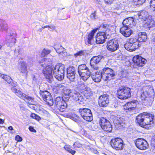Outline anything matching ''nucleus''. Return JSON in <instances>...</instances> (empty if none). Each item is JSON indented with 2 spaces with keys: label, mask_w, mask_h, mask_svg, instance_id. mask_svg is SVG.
<instances>
[{
  "label": "nucleus",
  "mask_w": 155,
  "mask_h": 155,
  "mask_svg": "<svg viewBox=\"0 0 155 155\" xmlns=\"http://www.w3.org/2000/svg\"><path fill=\"white\" fill-rule=\"evenodd\" d=\"M113 70L108 68L103 69L101 73H96L91 75L93 80L95 82H100L101 78L104 81L110 80L114 76Z\"/></svg>",
  "instance_id": "1"
},
{
  "label": "nucleus",
  "mask_w": 155,
  "mask_h": 155,
  "mask_svg": "<svg viewBox=\"0 0 155 155\" xmlns=\"http://www.w3.org/2000/svg\"><path fill=\"white\" fill-rule=\"evenodd\" d=\"M154 116L152 114L146 112L141 113L136 117L137 123L141 127L147 129H149L150 125L153 123Z\"/></svg>",
  "instance_id": "2"
},
{
  "label": "nucleus",
  "mask_w": 155,
  "mask_h": 155,
  "mask_svg": "<svg viewBox=\"0 0 155 155\" xmlns=\"http://www.w3.org/2000/svg\"><path fill=\"white\" fill-rule=\"evenodd\" d=\"M99 28L102 31H100L97 33L96 37V42L97 44H100L104 43L105 40L107 38V35H109L111 33V30L112 27L107 24H101Z\"/></svg>",
  "instance_id": "3"
},
{
  "label": "nucleus",
  "mask_w": 155,
  "mask_h": 155,
  "mask_svg": "<svg viewBox=\"0 0 155 155\" xmlns=\"http://www.w3.org/2000/svg\"><path fill=\"white\" fill-rule=\"evenodd\" d=\"M153 93V90L152 87H144L141 94L142 100L145 101L144 102L145 103L147 102V105L151 104L153 100L151 95Z\"/></svg>",
  "instance_id": "4"
},
{
  "label": "nucleus",
  "mask_w": 155,
  "mask_h": 155,
  "mask_svg": "<svg viewBox=\"0 0 155 155\" xmlns=\"http://www.w3.org/2000/svg\"><path fill=\"white\" fill-rule=\"evenodd\" d=\"M53 72L54 77L58 81L63 79L65 71V66L61 63H58L53 67Z\"/></svg>",
  "instance_id": "5"
},
{
  "label": "nucleus",
  "mask_w": 155,
  "mask_h": 155,
  "mask_svg": "<svg viewBox=\"0 0 155 155\" xmlns=\"http://www.w3.org/2000/svg\"><path fill=\"white\" fill-rule=\"evenodd\" d=\"M78 71L80 76L84 81H86L88 78L91 74L89 69L85 64L79 65Z\"/></svg>",
  "instance_id": "6"
},
{
  "label": "nucleus",
  "mask_w": 155,
  "mask_h": 155,
  "mask_svg": "<svg viewBox=\"0 0 155 155\" xmlns=\"http://www.w3.org/2000/svg\"><path fill=\"white\" fill-rule=\"evenodd\" d=\"M117 97L121 99H126L131 96V91L130 88L126 87H121L117 91Z\"/></svg>",
  "instance_id": "7"
},
{
  "label": "nucleus",
  "mask_w": 155,
  "mask_h": 155,
  "mask_svg": "<svg viewBox=\"0 0 155 155\" xmlns=\"http://www.w3.org/2000/svg\"><path fill=\"white\" fill-rule=\"evenodd\" d=\"M79 113L84 120L88 121H91L93 120L92 114L90 109L80 108L79 110Z\"/></svg>",
  "instance_id": "8"
},
{
  "label": "nucleus",
  "mask_w": 155,
  "mask_h": 155,
  "mask_svg": "<svg viewBox=\"0 0 155 155\" xmlns=\"http://www.w3.org/2000/svg\"><path fill=\"white\" fill-rule=\"evenodd\" d=\"M53 68L49 66H47L43 70V73L44 74L47 80L49 83H51L53 79L52 74Z\"/></svg>",
  "instance_id": "9"
},
{
  "label": "nucleus",
  "mask_w": 155,
  "mask_h": 155,
  "mask_svg": "<svg viewBox=\"0 0 155 155\" xmlns=\"http://www.w3.org/2000/svg\"><path fill=\"white\" fill-rule=\"evenodd\" d=\"M99 124L101 128L104 131L110 132L112 129L110 122L104 117L101 118Z\"/></svg>",
  "instance_id": "10"
},
{
  "label": "nucleus",
  "mask_w": 155,
  "mask_h": 155,
  "mask_svg": "<svg viewBox=\"0 0 155 155\" xmlns=\"http://www.w3.org/2000/svg\"><path fill=\"white\" fill-rule=\"evenodd\" d=\"M111 146L116 150H121L124 147L123 141L120 138L117 137L113 139L110 143Z\"/></svg>",
  "instance_id": "11"
},
{
  "label": "nucleus",
  "mask_w": 155,
  "mask_h": 155,
  "mask_svg": "<svg viewBox=\"0 0 155 155\" xmlns=\"http://www.w3.org/2000/svg\"><path fill=\"white\" fill-rule=\"evenodd\" d=\"M40 94L43 100L50 106L53 105V102L50 93L47 91L41 92Z\"/></svg>",
  "instance_id": "12"
},
{
  "label": "nucleus",
  "mask_w": 155,
  "mask_h": 155,
  "mask_svg": "<svg viewBox=\"0 0 155 155\" xmlns=\"http://www.w3.org/2000/svg\"><path fill=\"white\" fill-rule=\"evenodd\" d=\"M135 144L137 147L141 150H145L148 148V145L147 142L142 139H138L137 140Z\"/></svg>",
  "instance_id": "13"
},
{
  "label": "nucleus",
  "mask_w": 155,
  "mask_h": 155,
  "mask_svg": "<svg viewBox=\"0 0 155 155\" xmlns=\"http://www.w3.org/2000/svg\"><path fill=\"white\" fill-rule=\"evenodd\" d=\"M118 42L114 40H112L109 41L107 43V48L109 50L111 51H114L118 48Z\"/></svg>",
  "instance_id": "14"
},
{
  "label": "nucleus",
  "mask_w": 155,
  "mask_h": 155,
  "mask_svg": "<svg viewBox=\"0 0 155 155\" xmlns=\"http://www.w3.org/2000/svg\"><path fill=\"white\" fill-rule=\"evenodd\" d=\"M109 96L106 95L104 94L101 96L99 98L98 103L101 107H106L109 103Z\"/></svg>",
  "instance_id": "15"
},
{
  "label": "nucleus",
  "mask_w": 155,
  "mask_h": 155,
  "mask_svg": "<svg viewBox=\"0 0 155 155\" xmlns=\"http://www.w3.org/2000/svg\"><path fill=\"white\" fill-rule=\"evenodd\" d=\"M102 58V57L100 55L93 57L90 60V65L94 69L97 70L98 68L97 64L100 62Z\"/></svg>",
  "instance_id": "16"
},
{
  "label": "nucleus",
  "mask_w": 155,
  "mask_h": 155,
  "mask_svg": "<svg viewBox=\"0 0 155 155\" xmlns=\"http://www.w3.org/2000/svg\"><path fill=\"white\" fill-rule=\"evenodd\" d=\"M134 62L139 66H142L147 62V60L141 56L137 55L135 56L133 59Z\"/></svg>",
  "instance_id": "17"
},
{
  "label": "nucleus",
  "mask_w": 155,
  "mask_h": 155,
  "mask_svg": "<svg viewBox=\"0 0 155 155\" xmlns=\"http://www.w3.org/2000/svg\"><path fill=\"white\" fill-rule=\"evenodd\" d=\"M76 72L74 68L71 67L67 69V77L71 81H74L75 78Z\"/></svg>",
  "instance_id": "18"
},
{
  "label": "nucleus",
  "mask_w": 155,
  "mask_h": 155,
  "mask_svg": "<svg viewBox=\"0 0 155 155\" xmlns=\"http://www.w3.org/2000/svg\"><path fill=\"white\" fill-rule=\"evenodd\" d=\"M71 98L76 101L80 103L84 100L82 96L77 91H74L70 94Z\"/></svg>",
  "instance_id": "19"
},
{
  "label": "nucleus",
  "mask_w": 155,
  "mask_h": 155,
  "mask_svg": "<svg viewBox=\"0 0 155 155\" xmlns=\"http://www.w3.org/2000/svg\"><path fill=\"white\" fill-rule=\"evenodd\" d=\"M123 26L128 28H132L135 25L134 19L133 17H129L125 19L122 23Z\"/></svg>",
  "instance_id": "20"
},
{
  "label": "nucleus",
  "mask_w": 155,
  "mask_h": 155,
  "mask_svg": "<svg viewBox=\"0 0 155 155\" xmlns=\"http://www.w3.org/2000/svg\"><path fill=\"white\" fill-rule=\"evenodd\" d=\"M120 31L121 34L125 37L130 36L132 33V30L128 27L123 26L120 28Z\"/></svg>",
  "instance_id": "21"
},
{
  "label": "nucleus",
  "mask_w": 155,
  "mask_h": 155,
  "mask_svg": "<svg viewBox=\"0 0 155 155\" xmlns=\"http://www.w3.org/2000/svg\"><path fill=\"white\" fill-rule=\"evenodd\" d=\"M97 29H95L92 30L88 35L87 41L86 42V44L88 45L93 44L94 42V35L97 31Z\"/></svg>",
  "instance_id": "22"
},
{
  "label": "nucleus",
  "mask_w": 155,
  "mask_h": 155,
  "mask_svg": "<svg viewBox=\"0 0 155 155\" xmlns=\"http://www.w3.org/2000/svg\"><path fill=\"white\" fill-rule=\"evenodd\" d=\"M136 107V104L135 102H128L124 106V108L127 110V111H131L134 110Z\"/></svg>",
  "instance_id": "23"
},
{
  "label": "nucleus",
  "mask_w": 155,
  "mask_h": 155,
  "mask_svg": "<svg viewBox=\"0 0 155 155\" xmlns=\"http://www.w3.org/2000/svg\"><path fill=\"white\" fill-rule=\"evenodd\" d=\"M144 20L145 23L143 26L145 28L150 29L155 26V21L152 19L146 18Z\"/></svg>",
  "instance_id": "24"
},
{
  "label": "nucleus",
  "mask_w": 155,
  "mask_h": 155,
  "mask_svg": "<svg viewBox=\"0 0 155 155\" xmlns=\"http://www.w3.org/2000/svg\"><path fill=\"white\" fill-rule=\"evenodd\" d=\"M18 68L21 73H22L24 75L27 77L28 71L27 69V65L24 62H21Z\"/></svg>",
  "instance_id": "25"
},
{
  "label": "nucleus",
  "mask_w": 155,
  "mask_h": 155,
  "mask_svg": "<svg viewBox=\"0 0 155 155\" xmlns=\"http://www.w3.org/2000/svg\"><path fill=\"white\" fill-rule=\"evenodd\" d=\"M16 42V39L12 35L7 36L6 38V44L10 47L14 46Z\"/></svg>",
  "instance_id": "26"
},
{
  "label": "nucleus",
  "mask_w": 155,
  "mask_h": 155,
  "mask_svg": "<svg viewBox=\"0 0 155 155\" xmlns=\"http://www.w3.org/2000/svg\"><path fill=\"white\" fill-rule=\"evenodd\" d=\"M54 91L56 93H62L64 86L61 84H56L54 85Z\"/></svg>",
  "instance_id": "27"
},
{
  "label": "nucleus",
  "mask_w": 155,
  "mask_h": 155,
  "mask_svg": "<svg viewBox=\"0 0 155 155\" xmlns=\"http://www.w3.org/2000/svg\"><path fill=\"white\" fill-rule=\"evenodd\" d=\"M122 119V118L117 117L114 120V122L116 128H118L123 126L124 123Z\"/></svg>",
  "instance_id": "28"
},
{
  "label": "nucleus",
  "mask_w": 155,
  "mask_h": 155,
  "mask_svg": "<svg viewBox=\"0 0 155 155\" xmlns=\"http://www.w3.org/2000/svg\"><path fill=\"white\" fill-rule=\"evenodd\" d=\"M81 90L84 93V94L90 95L91 94V89L84 84H83L80 87Z\"/></svg>",
  "instance_id": "29"
},
{
  "label": "nucleus",
  "mask_w": 155,
  "mask_h": 155,
  "mask_svg": "<svg viewBox=\"0 0 155 155\" xmlns=\"http://www.w3.org/2000/svg\"><path fill=\"white\" fill-rule=\"evenodd\" d=\"M124 46L126 50L130 51H133L137 48L127 41L124 45Z\"/></svg>",
  "instance_id": "30"
},
{
  "label": "nucleus",
  "mask_w": 155,
  "mask_h": 155,
  "mask_svg": "<svg viewBox=\"0 0 155 155\" xmlns=\"http://www.w3.org/2000/svg\"><path fill=\"white\" fill-rule=\"evenodd\" d=\"M51 61V59L49 58H45L40 61L39 63L41 66L45 67L46 66H48V64H50Z\"/></svg>",
  "instance_id": "31"
},
{
  "label": "nucleus",
  "mask_w": 155,
  "mask_h": 155,
  "mask_svg": "<svg viewBox=\"0 0 155 155\" xmlns=\"http://www.w3.org/2000/svg\"><path fill=\"white\" fill-rule=\"evenodd\" d=\"M147 40V34L145 32H140L138 34V41L145 42Z\"/></svg>",
  "instance_id": "32"
},
{
  "label": "nucleus",
  "mask_w": 155,
  "mask_h": 155,
  "mask_svg": "<svg viewBox=\"0 0 155 155\" xmlns=\"http://www.w3.org/2000/svg\"><path fill=\"white\" fill-rule=\"evenodd\" d=\"M11 90L13 92L15 93V94L16 96L21 99H23V97L25 94H24L22 92L16 89L14 87H12Z\"/></svg>",
  "instance_id": "33"
},
{
  "label": "nucleus",
  "mask_w": 155,
  "mask_h": 155,
  "mask_svg": "<svg viewBox=\"0 0 155 155\" xmlns=\"http://www.w3.org/2000/svg\"><path fill=\"white\" fill-rule=\"evenodd\" d=\"M130 43L132 44L135 46V47L138 48L140 46V45L139 44L138 40L135 38H130L128 41H127Z\"/></svg>",
  "instance_id": "34"
},
{
  "label": "nucleus",
  "mask_w": 155,
  "mask_h": 155,
  "mask_svg": "<svg viewBox=\"0 0 155 155\" xmlns=\"http://www.w3.org/2000/svg\"><path fill=\"white\" fill-rule=\"evenodd\" d=\"M56 52L59 54L64 56L66 55V52L65 49L61 46H60L59 48L56 49L54 48Z\"/></svg>",
  "instance_id": "35"
},
{
  "label": "nucleus",
  "mask_w": 155,
  "mask_h": 155,
  "mask_svg": "<svg viewBox=\"0 0 155 155\" xmlns=\"http://www.w3.org/2000/svg\"><path fill=\"white\" fill-rule=\"evenodd\" d=\"M8 27L7 25L2 19H0V29L2 31L6 30Z\"/></svg>",
  "instance_id": "36"
},
{
  "label": "nucleus",
  "mask_w": 155,
  "mask_h": 155,
  "mask_svg": "<svg viewBox=\"0 0 155 155\" xmlns=\"http://www.w3.org/2000/svg\"><path fill=\"white\" fill-rule=\"evenodd\" d=\"M0 77H1L7 81L8 83H10L12 81V80L11 78L7 75L2 74L0 73Z\"/></svg>",
  "instance_id": "37"
},
{
  "label": "nucleus",
  "mask_w": 155,
  "mask_h": 155,
  "mask_svg": "<svg viewBox=\"0 0 155 155\" xmlns=\"http://www.w3.org/2000/svg\"><path fill=\"white\" fill-rule=\"evenodd\" d=\"M59 106L60 107H58L57 108L61 111L63 112L64 111V109L66 108L67 105L65 101H62V102L60 104Z\"/></svg>",
  "instance_id": "38"
},
{
  "label": "nucleus",
  "mask_w": 155,
  "mask_h": 155,
  "mask_svg": "<svg viewBox=\"0 0 155 155\" xmlns=\"http://www.w3.org/2000/svg\"><path fill=\"white\" fill-rule=\"evenodd\" d=\"M51 52V50L47 48L43 49L41 52V57H43L46 56Z\"/></svg>",
  "instance_id": "39"
},
{
  "label": "nucleus",
  "mask_w": 155,
  "mask_h": 155,
  "mask_svg": "<svg viewBox=\"0 0 155 155\" xmlns=\"http://www.w3.org/2000/svg\"><path fill=\"white\" fill-rule=\"evenodd\" d=\"M146 0H133V2L135 5H140L144 3Z\"/></svg>",
  "instance_id": "40"
},
{
  "label": "nucleus",
  "mask_w": 155,
  "mask_h": 155,
  "mask_svg": "<svg viewBox=\"0 0 155 155\" xmlns=\"http://www.w3.org/2000/svg\"><path fill=\"white\" fill-rule=\"evenodd\" d=\"M23 97V98L22 99L27 102L32 101L33 99L32 97H29L25 94Z\"/></svg>",
  "instance_id": "41"
},
{
  "label": "nucleus",
  "mask_w": 155,
  "mask_h": 155,
  "mask_svg": "<svg viewBox=\"0 0 155 155\" xmlns=\"http://www.w3.org/2000/svg\"><path fill=\"white\" fill-rule=\"evenodd\" d=\"M84 54L85 53L84 51L81 50L78 51L76 53L74 54V56L76 58L78 57L84 55Z\"/></svg>",
  "instance_id": "42"
},
{
  "label": "nucleus",
  "mask_w": 155,
  "mask_h": 155,
  "mask_svg": "<svg viewBox=\"0 0 155 155\" xmlns=\"http://www.w3.org/2000/svg\"><path fill=\"white\" fill-rule=\"evenodd\" d=\"M30 116L32 118L35 119L38 121L40 120L41 119V117L38 115L33 113H32L31 114Z\"/></svg>",
  "instance_id": "43"
},
{
  "label": "nucleus",
  "mask_w": 155,
  "mask_h": 155,
  "mask_svg": "<svg viewBox=\"0 0 155 155\" xmlns=\"http://www.w3.org/2000/svg\"><path fill=\"white\" fill-rule=\"evenodd\" d=\"M62 93L66 95H69L71 93V90L68 89L64 86V89Z\"/></svg>",
  "instance_id": "44"
},
{
  "label": "nucleus",
  "mask_w": 155,
  "mask_h": 155,
  "mask_svg": "<svg viewBox=\"0 0 155 155\" xmlns=\"http://www.w3.org/2000/svg\"><path fill=\"white\" fill-rule=\"evenodd\" d=\"M150 7L153 11H155V0H151L150 2Z\"/></svg>",
  "instance_id": "45"
},
{
  "label": "nucleus",
  "mask_w": 155,
  "mask_h": 155,
  "mask_svg": "<svg viewBox=\"0 0 155 155\" xmlns=\"http://www.w3.org/2000/svg\"><path fill=\"white\" fill-rule=\"evenodd\" d=\"M74 147L75 148H79L82 146V144L78 142H76L73 144Z\"/></svg>",
  "instance_id": "46"
},
{
  "label": "nucleus",
  "mask_w": 155,
  "mask_h": 155,
  "mask_svg": "<svg viewBox=\"0 0 155 155\" xmlns=\"http://www.w3.org/2000/svg\"><path fill=\"white\" fill-rule=\"evenodd\" d=\"M95 11L94 13H92L90 15V18L92 19H96L98 17L96 16L95 14Z\"/></svg>",
  "instance_id": "47"
},
{
  "label": "nucleus",
  "mask_w": 155,
  "mask_h": 155,
  "mask_svg": "<svg viewBox=\"0 0 155 155\" xmlns=\"http://www.w3.org/2000/svg\"><path fill=\"white\" fill-rule=\"evenodd\" d=\"M63 98L62 97H57L55 100V103L56 104V103H58L59 102H60L61 101H63Z\"/></svg>",
  "instance_id": "48"
},
{
  "label": "nucleus",
  "mask_w": 155,
  "mask_h": 155,
  "mask_svg": "<svg viewBox=\"0 0 155 155\" xmlns=\"http://www.w3.org/2000/svg\"><path fill=\"white\" fill-rule=\"evenodd\" d=\"M151 144L153 147H155V135L151 140Z\"/></svg>",
  "instance_id": "49"
},
{
  "label": "nucleus",
  "mask_w": 155,
  "mask_h": 155,
  "mask_svg": "<svg viewBox=\"0 0 155 155\" xmlns=\"http://www.w3.org/2000/svg\"><path fill=\"white\" fill-rule=\"evenodd\" d=\"M15 140L17 141H22V139L19 135H17L15 137Z\"/></svg>",
  "instance_id": "50"
},
{
  "label": "nucleus",
  "mask_w": 155,
  "mask_h": 155,
  "mask_svg": "<svg viewBox=\"0 0 155 155\" xmlns=\"http://www.w3.org/2000/svg\"><path fill=\"white\" fill-rule=\"evenodd\" d=\"M104 2L106 4H110L114 0H104Z\"/></svg>",
  "instance_id": "51"
},
{
  "label": "nucleus",
  "mask_w": 155,
  "mask_h": 155,
  "mask_svg": "<svg viewBox=\"0 0 155 155\" xmlns=\"http://www.w3.org/2000/svg\"><path fill=\"white\" fill-rule=\"evenodd\" d=\"M72 119L76 122H77L78 120V117L76 115L74 114V117H72Z\"/></svg>",
  "instance_id": "52"
},
{
  "label": "nucleus",
  "mask_w": 155,
  "mask_h": 155,
  "mask_svg": "<svg viewBox=\"0 0 155 155\" xmlns=\"http://www.w3.org/2000/svg\"><path fill=\"white\" fill-rule=\"evenodd\" d=\"M72 155H74L76 153V151L74 150L71 149L70 148L67 151Z\"/></svg>",
  "instance_id": "53"
},
{
  "label": "nucleus",
  "mask_w": 155,
  "mask_h": 155,
  "mask_svg": "<svg viewBox=\"0 0 155 155\" xmlns=\"http://www.w3.org/2000/svg\"><path fill=\"white\" fill-rule=\"evenodd\" d=\"M29 129L30 131L31 132L35 133L36 132V130L34 129V128L33 127L31 126H30L29 127Z\"/></svg>",
  "instance_id": "54"
},
{
  "label": "nucleus",
  "mask_w": 155,
  "mask_h": 155,
  "mask_svg": "<svg viewBox=\"0 0 155 155\" xmlns=\"http://www.w3.org/2000/svg\"><path fill=\"white\" fill-rule=\"evenodd\" d=\"M10 84H11V85H12V86H14V87H15L17 85V83L16 82H13V81L11 82V83H9Z\"/></svg>",
  "instance_id": "55"
},
{
  "label": "nucleus",
  "mask_w": 155,
  "mask_h": 155,
  "mask_svg": "<svg viewBox=\"0 0 155 155\" xmlns=\"http://www.w3.org/2000/svg\"><path fill=\"white\" fill-rule=\"evenodd\" d=\"M132 78L133 79H136L138 80L139 78V76L134 75L132 77Z\"/></svg>",
  "instance_id": "56"
},
{
  "label": "nucleus",
  "mask_w": 155,
  "mask_h": 155,
  "mask_svg": "<svg viewBox=\"0 0 155 155\" xmlns=\"http://www.w3.org/2000/svg\"><path fill=\"white\" fill-rule=\"evenodd\" d=\"M64 101V100H63V101ZM62 102V101H60V102H59L58 103H56V106L57 107H60V104L61 103V102Z\"/></svg>",
  "instance_id": "57"
},
{
  "label": "nucleus",
  "mask_w": 155,
  "mask_h": 155,
  "mask_svg": "<svg viewBox=\"0 0 155 155\" xmlns=\"http://www.w3.org/2000/svg\"><path fill=\"white\" fill-rule=\"evenodd\" d=\"M64 148L66 150L68 151L70 148L68 145H65L64 147Z\"/></svg>",
  "instance_id": "58"
},
{
  "label": "nucleus",
  "mask_w": 155,
  "mask_h": 155,
  "mask_svg": "<svg viewBox=\"0 0 155 155\" xmlns=\"http://www.w3.org/2000/svg\"><path fill=\"white\" fill-rule=\"evenodd\" d=\"M49 28L51 29L54 30L55 28V27L54 25H51L49 26Z\"/></svg>",
  "instance_id": "59"
},
{
  "label": "nucleus",
  "mask_w": 155,
  "mask_h": 155,
  "mask_svg": "<svg viewBox=\"0 0 155 155\" xmlns=\"http://www.w3.org/2000/svg\"><path fill=\"white\" fill-rule=\"evenodd\" d=\"M4 123V121L2 119H0V124H3Z\"/></svg>",
  "instance_id": "60"
},
{
  "label": "nucleus",
  "mask_w": 155,
  "mask_h": 155,
  "mask_svg": "<svg viewBox=\"0 0 155 155\" xmlns=\"http://www.w3.org/2000/svg\"><path fill=\"white\" fill-rule=\"evenodd\" d=\"M20 50V49L19 48L18 49H15V52L16 53V52H18V53H19Z\"/></svg>",
  "instance_id": "61"
},
{
  "label": "nucleus",
  "mask_w": 155,
  "mask_h": 155,
  "mask_svg": "<svg viewBox=\"0 0 155 155\" xmlns=\"http://www.w3.org/2000/svg\"><path fill=\"white\" fill-rule=\"evenodd\" d=\"M8 128V129L11 130H12L13 129L12 127L11 126L9 127Z\"/></svg>",
  "instance_id": "62"
},
{
  "label": "nucleus",
  "mask_w": 155,
  "mask_h": 155,
  "mask_svg": "<svg viewBox=\"0 0 155 155\" xmlns=\"http://www.w3.org/2000/svg\"><path fill=\"white\" fill-rule=\"evenodd\" d=\"M138 16L140 18H142V16L141 15V14H138Z\"/></svg>",
  "instance_id": "63"
},
{
  "label": "nucleus",
  "mask_w": 155,
  "mask_h": 155,
  "mask_svg": "<svg viewBox=\"0 0 155 155\" xmlns=\"http://www.w3.org/2000/svg\"><path fill=\"white\" fill-rule=\"evenodd\" d=\"M42 28H39L38 30V31L39 32H41L42 31Z\"/></svg>",
  "instance_id": "64"
}]
</instances>
